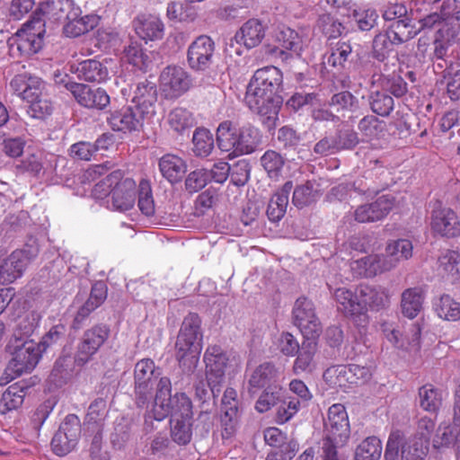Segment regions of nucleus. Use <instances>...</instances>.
<instances>
[{
	"label": "nucleus",
	"mask_w": 460,
	"mask_h": 460,
	"mask_svg": "<svg viewBox=\"0 0 460 460\" xmlns=\"http://www.w3.org/2000/svg\"><path fill=\"white\" fill-rule=\"evenodd\" d=\"M282 82V72L276 66H269L256 70L247 86L245 103L260 116L268 130L277 127L282 104V98L279 94Z\"/></svg>",
	"instance_id": "obj_1"
},
{
	"label": "nucleus",
	"mask_w": 460,
	"mask_h": 460,
	"mask_svg": "<svg viewBox=\"0 0 460 460\" xmlns=\"http://www.w3.org/2000/svg\"><path fill=\"white\" fill-rule=\"evenodd\" d=\"M201 319L194 313L188 314L181 324L174 344V357L184 373L196 369L203 349Z\"/></svg>",
	"instance_id": "obj_2"
},
{
	"label": "nucleus",
	"mask_w": 460,
	"mask_h": 460,
	"mask_svg": "<svg viewBox=\"0 0 460 460\" xmlns=\"http://www.w3.org/2000/svg\"><path fill=\"white\" fill-rule=\"evenodd\" d=\"M44 23L40 19L33 20L19 30L10 40V49L14 54L31 56L39 52L43 45Z\"/></svg>",
	"instance_id": "obj_3"
},
{
	"label": "nucleus",
	"mask_w": 460,
	"mask_h": 460,
	"mask_svg": "<svg viewBox=\"0 0 460 460\" xmlns=\"http://www.w3.org/2000/svg\"><path fill=\"white\" fill-rule=\"evenodd\" d=\"M383 18L390 22L387 28L392 29L396 39L410 40L413 39L418 31L413 23L412 12L402 3L389 4L385 7Z\"/></svg>",
	"instance_id": "obj_4"
},
{
	"label": "nucleus",
	"mask_w": 460,
	"mask_h": 460,
	"mask_svg": "<svg viewBox=\"0 0 460 460\" xmlns=\"http://www.w3.org/2000/svg\"><path fill=\"white\" fill-rule=\"evenodd\" d=\"M159 376L152 359L143 358L136 364L134 379L136 403L138 407L146 406L153 398V386Z\"/></svg>",
	"instance_id": "obj_5"
},
{
	"label": "nucleus",
	"mask_w": 460,
	"mask_h": 460,
	"mask_svg": "<svg viewBox=\"0 0 460 460\" xmlns=\"http://www.w3.org/2000/svg\"><path fill=\"white\" fill-rule=\"evenodd\" d=\"M324 429L323 442L347 445L350 437V428L348 413L342 404L335 403L329 408Z\"/></svg>",
	"instance_id": "obj_6"
},
{
	"label": "nucleus",
	"mask_w": 460,
	"mask_h": 460,
	"mask_svg": "<svg viewBox=\"0 0 460 460\" xmlns=\"http://www.w3.org/2000/svg\"><path fill=\"white\" fill-rule=\"evenodd\" d=\"M292 318L293 323L307 340H314L322 332V324L316 315L314 305L306 297L296 300Z\"/></svg>",
	"instance_id": "obj_7"
},
{
	"label": "nucleus",
	"mask_w": 460,
	"mask_h": 460,
	"mask_svg": "<svg viewBox=\"0 0 460 460\" xmlns=\"http://www.w3.org/2000/svg\"><path fill=\"white\" fill-rule=\"evenodd\" d=\"M109 336L110 328L106 324H96L86 330L77 345L74 362L79 366L89 362L105 343Z\"/></svg>",
	"instance_id": "obj_8"
},
{
	"label": "nucleus",
	"mask_w": 460,
	"mask_h": 460,
	"mask_svg": "<svg viewBox=\"0 0 460 460\" xmlns=\"http://www.w3.org/2000/svg\"><path fill=\"white\" fill-rule=\"evenodd\" d=\"M192 85L190 75L182 67L168 66L160 75V87L166 99H177Z\"/></svg>",
	"instance_id": "obj_9"
},
{
	"label": "nucleus",
	"mask_w": 460,
	"mask_h": 460,
	"mask_svg": "<svg viewBox=\"0 0 460 460\" xmlns=\"http://www.w3.org/2000/svg\"><path fill=\"white\" fill-rule=\"evenodd\" d=\"M208 385L214 397L218 396L225 381L227 357L218 346L208 347L204 354Z\"/></svg>",
	"instance_id": "obj_10"
},
{
	"label": "nucleus",
	"mask_w": 460,
	"mask_h": 460,
	"mask_svg": "<svg viewBox=\"0 0 460 460\" xmlns=\"http://www.w3.org/2000/svg\"><path fill=\"white\" fill-rule=\"evenodd\" d=\"M397 265L385 252L381 254H370L350 263L351 270L357 277L373 278L390 271Z\"/></svg>",
	"instance_id": "obj_11"
},
{
	"label": "nucleus",
	"mask_w": 460,
	"mask_h": 460,
	"mask_svg": "<svg viewBox=\"0 0 460 460\" xmlns=\"http://www.w3.org/2000/svg\"><path fill=\"white\" fill-rule=\"evenodd\" d=\"M215 49V42L209 36H199L188 48L187 59L190 68L196 71L208 69L213 62Z\"/></svg>",
	"instance_id": "obj_12"
},
{
	"label": "nucleus",
	"mask_w": 460,
	"mask_h": 460,
	"mask_svg": "<svg viewBox=\"0 0 460 460\" xmlns=\"http://www.w3.org/2000/svg\"><path fill=\"white\" fill-rule=\"evenodd\" d=\"M385 337L394 347L404 350H417L420 348L421 328L419 323H412L408 330L402 333L398 326L391 323L381 324Z\"/></svg>",
	"instance_id": "obj_13"
},
{
	"label": "nucleus",
	"mask_w": 460,
	"mask_h": 460,
	"mask_svg": "<svg viewBox=\"0 0 460 460\" xmlns=\"http://www.w3.org/2000/svg\"><path fill=\"white\" fill-rule=\"evenodd\" d=\"M41 352L40 345L33 341H26L22 345H17L8 370L13 371L16 376L31 371L38 364Z\"/></svg>",
	"instance_id": "obj_14"
},
{
	"label": "nucleus",
	"mask_w": 460,
	"mask_h": 460,
	"mask_svg": "<svg viewBox=\"0 0 460 460\" xmlns=\"http://www.w3.org/2000/svg\"><path fill=\"white\" fill-rule=\"evenodd\" d=\"M394 203L395 199L393 195H382L374 202L358 206L354 211V218L358 223L380 221L390 213Z\"/></svg>",
	"instance_id": "obj_15"
},
{
	"label": "nucleus",
	"mask_w": 460,
	"mask_h": 460,
	"mask_svg": "<svg viewBox=\"0 0 460 460\" xmlns=\"http://www.w3.org/2000/svg\"><path fill=\"white\" fill-rule=\"evenodd\" d=\"M339 311L355 322L365 323L364 303H361L359 288L355 291L347 288H336L332 293Z\"/></svg>",
	"instance_id": "obj_16"
},
{
	"label": "nucleus",
	"mask_w": 460,
	"mask_h": 460,
	"mask_svg": "<svg viewBox=\"0 0 460 460\" xmlns=\"http://www.w3.org/2000/svg\"><path fill=\"white\" fill-rule=\"evenodd\" d=\"M275 39L283 49L290 52L287 53L278 48L273 49V53L282 61H287L293 56H300L306 45V39L289 27H279L275 32Z\"/></svg>",
	"instance_id": "obj_17"
},
{
	"label": "nucleus",
	"mask_w": 460,
	"mask_h": 460,
	"mask_svg": "<svg viewBox=\"0 0 460 460\" xmlns=\"http://www.w3.org/2000/svg\"><path fill=\"white\" fill-rule=\"evenodd\" d=\"M145 117L141 110L131 104L112 111L107 120L113 130L131 132L142 128Z\"/></svg>",
	"instance_id": "obj_18"
},
{
	"label": "nucleus",
	"mask_w": 460,
	"mask_h": 460,
	"mask_svg": "<svg viewBox=\"0 0 460 460\" xmlns=\"http://www.w3.org/2000/svg\"><path fill=\"white\" fill-rule=\"evenodd\" d=\"M431 229L441 236L451 238L460 235V220L449 208L438 206L431 213Z\"/></svg>",
	"instance_id": "obj_19"
},
{
	"label": "nucleus",
	"mask_w": 460,
	"mask_h": 460,
	"mask_svg": "<svg viewBox=\"0 0 460 460\" xmlns=\"http://www.w3.org/2000/svg\"><path fill=\"white\" fill-rule=\"evenodd\" d=\"M107 297V288L102 282L93 285L88 299L82 305L75 314L71 327L75 330L81 329L84 322L96 308H98Z\"/></svg>",
	"instance_id": "obj_20"
},
{
	"label": "nucleus",
	"mask_w": 460,
	"mask_h": 460,
	"mask_svg": "<svg viewBox=\"0 0 460 460\" xmlns=\"http://www.w3.org/2000/svg\"><path fill=\"white\" fill-rule=\"evenodd\" d=\"M71 87L76 102L85 108L102 110L110 103V96L102 88L93 89L84 84Z\"/></svg>",
	"instance_id": "obj_21"
},
{
	"label": "nucleus",
	"mask_w": 460,
	"mask_h": 460,
	"mask_svg": "<svg viewBox=\"0 0 460 460\" xmlns=\"http://www.w3.org/2000/svg\"><path fill=\"white\" fill-rule=\"evenodd\" d=\"M265 37V26L258 19H250L236 31L233 40L252 49L261 44Z\"/></svg>",
	"instance_id": "obj_22"
},
{
	"label": "nucleus",
	"mask_w": 460,
	"mask_h": 460,
	"mask_svg": "<svg viewBox=\"0 0 460 460\" xmlns=\"http://www.w3.org/2000/svg\"><path fill=\"white\" fill-rule=\"evenodd\" d=\"M156 101L157 90L155 84L145 80L136 85L131 103L146 116L155 114Z\"/></svg>",
	"instance_id": "obj_23"
},
{
	"label": "nucleus",
	"mask_w": 460,
	"mask_h": 460,
	"mask_svg": "<svg viewBox=\"0 0 460 460\" xmlns=\"http://www.w3.org/2000/svg\"><path fill=\"white\" fill-rule=\"evenodd\" d=\"M136 199V182L130 178H123L113 187L112 207L119 211L133 208Z\"/></svg>",
	"instance_id": "obj_24"
},
{
	"label": "nucleus",
	"mask_w": 460,
	"mask_h": 460,
	"mask_svg": "<svg viewBox=\"0 0 460 460\" xmlns=\"http://www.w3.org/2000/svg\"><path fill=\"white\" fill-rule=\"evenodd\" d=\"M279 377L278 368L274 364L265 362L259 365L251 374L248 381V392L251 394L258 389L275 385Z\"/></svg>",
	"instance_id": "obj_25"
},
{
	"label": "nucleus",
	"mask_w": 460,
	"mask_h": 460,
	"mask_svg": "<svg viewBox=\"0 0 460 460\" xmlns=\"http://www.w3.org/2000/svg\"><path fill=\"white\" fill-rule=\"evenodd\" d=\"M359 296L361 303H364L365 323L367 320V308L369 306L373 310H380L389 304V293L383 287H370L361 285L359 287Z\"/></svg>",
	"instance_id": "obj_26"
},
{
	"label": "nucleus",
	"mask_w": 460,
	"mask_h": 460,
	"mask_svg": "<svg viewBox=\"0 0 460 460\" xmlns=\"http://www.w3.org/2000/svg\"><path fill=\"white\" fill-rule=\"evenodd\" d=\"M28 265L24 252L18 250L13 252L0 266V281L13 282L20 278Z\"/></svg>",
	"instance_id": "obj_27"
},
{
	"label": "nucleus",
	"mask_w": 460,
	"mask_h": 460,
	"mask_svg": "<svg viewBox=\"0 0 460 460\" xmlns=\"http://www.w3.org/2000/svg\"><path fill=\"white\" fill-rule=\"evenodd\" d=\"M171 380L167 376L159 378L156 384V392L155 396V406L153 417L156 420H164L169 414L168 402L172 398Z\"/></svg>",
	"instance_id": "obj_28"
},
{
	"label": "nucleus",
	"mask_w": 460,
	"mask_h": 460,
	"mask_svg": "<svg viewBox=\"0 0 460 460\" xmlns=\"http://www.w3.org/2000/svg\"><path fill=\"white\" fill-rule=\"evenodd\" d=\"M13 91L23 100L31 99L40 93V88L44 87L43 81L27 74L16 75L10 82Z\"/></svg>",
	"instance_id": "obj_29"
},
{
	"label": "nucleus",
	"mask_w": 460,
	"mask_h": 460,
	"mask_svg": "<svg viewBox=\"0 0 460 460\" xmlns=\"http://www.w3.org/2000/svg\"><path fill=\"white\" fill-rule=\"evenodd\" d=\"M217 142L222 152L228 153L232 157L239 156L237 128L233 127L230 121H223L219 124L217 130Z\"/></svg>",
	"instance_id": "obj_30"
},
{
	"label": "nucleus",
	"mask_w": 460,
	"mask_h": 460,
	"mask_svg": "<svg viewBox=\"0 0 460 460\" xmlns=\"http://www.w3.org/2000/svg\"><path fill=\"white\" fill-rule=\"evenodd\" d=\"M159 169L164 178L174 183L181 180L186 172L187 164L181 157L166 154L159 160Z\"/></svg>",
	"instance_id": "obj_31"
},
{
	"label": "nucleus",
	"mask_w": 460,
	"mask_h": 460,
	"mask_svg": "<svg viewBox=\"0 0 460 460\" xmlns=\"http://www.w3.org/2000/svg\"><path fill=\"white\" fill-rule=\"evenodd\" d=\"M237 132L239 155L252 154L261 143L260 130L252 125H244L237 128Z\"/></svg>",
	"instance_id": "obj_32"
},
{
	"label": "nucleus",
	"mask_w": 460,
	"mask_h": 460,
	"mask_svg": "<svg viewBox=\"0 0 460 460\" xmlns=\"http://www.w3.org/2000/svg\"><path fill=\"white\" fill-rule=\"evenodd\" d=\"M135 31L142 40H155L162 38L164 24L155 16L143 17L135 22Z\"/></svg>",
	"instance_id": "obj_33"
},
{
	"label": "nucleus",
	"mask_w": 460,
	"mask_h": 460,
	"mask_svg": "<svg viewBox=\"0 0 460 460\" xmlns=\"http://www.w3.org/2000/svg\"><path fill=\"white\" fill-rule=\"evenodd\" d=\"M407 40L396 39L392 29L387 28L385 32L376 35L373 40V57L382 61L393 50L394 45H399Z\"/></svg>",
	"instance_id": "obj_34"
},
{
	"label": "nucleus",
	"mask_w": 460,
	"mask_h": 460,
	"mask_svg": "<svg viewBox=\"0 0 460 460\" xmlns=\"http://www.w3.org/2000/svg\"><path fill=\"white\" fill-rule=\"evenodd\" d=\"M167 122L174 132L184 134L196 125L193 113L182 107L172 109L167 117Z\"/></svg>",
	"instance_id": "obj_35"
},
{
	"label": "nucleus",
	"mask_w": 460,
	"mask_h": 460,
	"mask_svg": "<svg viewBox=\"0 0 460 460\" xmlns=\"http://www.w3.org/2000/svg\"><path fill=\"white\" fill-rule=\"evenodd\" d=\"M16 169L22 172L39 177L44 174L48 169L47 156L41 151L27 154L16 165Z\"/></svg>",
	"instance_id": "obj_36"
},
{
	"label": "nucleus",
	"mask_w": 460,
	"mask_h": 460,
	"mask_svg": "<svg viewBox=\"0 0 460 460\" xmlns=\"http://www.w3.org/2000/svg\"><path fill=\"white\" fill-rule=\"evenodd\" d=\"M98 23L99 17L95 14L80 15L75 19H69L63 30L67 37L75 38L92 31Z\"/></svg>",
	"instance_id": "obj_37"
},
{
	"label": "nucleus",
	"mask_w": 460,
	"mask_h": 460,
	"mask_svg": "<svg viewBox=\"0 0 460 460\" xmlns=\"http://www.w3.org/2000/svg\"><path fill=\"white\" fill-rule=\"evenodd\" d=\"M76 71L78 77L87 82L102 83L108 77L107 67L95 59L81 62Z\"/></svg>",
	"instance_id": "obj_38"
},
{
	"label": "nucleus",
	"mask_w": 460,
	"mask_h": 460,
	"mask_svg": "<svg viewBox=\"0 0 460 460\" xmlns=\"http://www.w3.org/2000/svg\"><path fill=\"white\" fill-rule=\"evenodd\" d=\"M423 299V292L420 288H411L404 290L401 301L402 314L411 319L416 317L422 308Z\"/></svg>",
	"instance_id": "obj_39"
},
{
	"label": "nucleus",
	"mask_w": 460,
	"mask_h": 460,
	"mask_svg": "<svg viewBox=\"0 0 460 460\" xmlns=\"http://www.w3.org/2000/svg\"><path fill=\"white\" fill-rule=\"evenodd\" d=\"M438 273L443 279H456L460 275V253L447 251L438 259Z\"/></svg>",
	"instance_id": "obj_40"
},
{
	"label": "nucleus",
	"mask_w": 460,
	"mask_h": 460,
	"mask_svg": "<svg viewBox=\"0 0 460 460\" xmlns=\"http://www.w3.org/2000/svg\"><path fill=\"white\" fill-rule=\"evenodd\" d=\"M316 352V343L308 341L303 343L302 349L298 351L297 357L294 361L292 370L295 375H300L304 372H312L314 368V357Z\"/></svg>",
	"instance_id": "obj_41"
},
{
	"label": "nucleus",
	"mask_w": 460,
	"mask_h": 460,
	"mask_svg": "<svg viewBox=\"0 0 460 460\" xmlns=\"http://www.w3.org/2000/svg\"><path fill=\"white\" fill-rule=\"evenodd\" d=\"M172 420H192V402L184 393H177L168 402Z\"/></svg>",
	"instance_id": "obj_42"
},
{
	"label": "nucleus",
	"mask_w": 460,
	"mask_h": 460,
	"mask_svg": "<svg viewBox=\"0 0 460 460\" xmlns=\"http://www.w3.org/2000/svg\"><path fill=\"white\" fill-rule=\"evenodd\" d=\"M420 405L427 411L436 412L443 402V392L432 385H425L419 389Z\"/></svg>",
	"instance_id": "obj_43"
},
{
	"label": "nucleus",
	"mask_w": 460,
	"mask_h": 460,
	"mask_svg": "<svg viewBox=\"0 0 460 460\" xmlns=\"http://www.w3.org/2000/svg\"><path fill=\"white\" fill-rule=\"evenodd\" d=\"M382 454V443L375 436L365 438L356 448L355 460H379Z\"/></svg>",
	"instance_id": "obj_44"
},
{
	"label": "nucleus",
	"mask_w": 460,
	"mask_h": 460,
	"mask_svg": "<svg viewBox=\"0 0 460 460\" xmlns=\"http://www.w3.org/2000/svg\"><path fill=\"white\" fill-rule=\"evenodd\" d=\"M192 143V150L196 156L207 157L214 148L213 135L208 129L204 128H199L194 131Z\"/></svg>",
	"instance_id": "obj_45"
},
{
	"label": "nucleus",
	"mask_w": 460,
	"mask_h": 460,
	"mask_svg": "<svg viewBox=\"0 0 460 460\" xmlns=\"http://www.w3.org/2000/svg\"><path fill=\"white\" fill-rule=\"evenodd\" d=\"M283 391L281 386L273 385L266 387L255 403V409L261 412H266L272 407L282 402Z\"/></svg>",
	"instance_id": "obj_46"
},
{
	"label": "nucleus",
	"mask_w": 460,
	"mask_h": 460,
	"mask_svg": "<svg viewBox=\"0 0 460 460\" xmlns=\"http://www.w3.org/2000/svg\"><path fill=\"white\" fill-rule=\"evenodd\" d=\"M191 420H171L172 441L179 446L188 445L192 438Z\"/></svg>",
	"instance_id": "obj_47"
},
{
	"label": "nucleus",
	"mask_w": 460,
	"mask_h": 460,
	"mask_svg": "<svg viewBox=\"0 0 460 460\" xmlns=\"http://www.w3.org/2000/svg\"><path fill=\"white\" fill-rule=\"evenodd\" d=\"M352 48L349 42L339 41L332 49L331 53L323 58V64L332 67H343L351 55Z\"/></svg>",
	"instance_id": "obj_48"
},
{
	"label": "nucleus",
	"mask_w": 460,
	"mask_h": 460,
	"mask_svg": "<svg viewBox=\"0 0 460 460\" xmlns=\"http://www.w3.org/2000/svg\"><path fill=\"white\" fill-rule=\"evenodd\" d=\"M438 315L447 321H457L460 319V304L455 301L450 296H442L436 304Z\"/></svg>",
	"instance_id": "obj_49"
},
{
	"label": "nucleus",
	"mask_w": 460,
	"mask_h": 460,
	"mask_svg": "<svg viewBox=\"0 0 460 460\" xmlns=\"http://www.w3.org/2000/svg\"><path fill=\"white\" fill-rule=\"evenodd\" d=\"M316 26L328 39L340 37L345 29L343 24L331 13L321 14Z\"/></svg>",
	"instance_id": "obj_50"
},
{
	"label": "nucleus",
	"mask_w": 460,
	"mask_h": 460,
	"mask_svg": "<svg viewBox=\"0 0 460 460\" xmlns=\"http://www.w3.org/2000/svg\"><path fill=\"white\" fill-rule=\"evenodd\" d=\"M42 89L40 88V93L31 99L26 101L30 103L28 113L35 119H44L46 116L50 115L53 111L52 103L43 95Z\"/></svg>",
	"instance_id": "obj_51"
},
{
	"label": "nucleus",
	"mask_w": 460,
	"mask_h": 460,
	"mask_svg": "<svg viewBox=\"0 0 460 460\" xmlns=\"http://www.w3.org/2000/svg\"><path fill=\"white\" fill-rule=\"evenodd\" d=\"M429 451L425 440L419 442L417 437L403 441L401 460H424Z\"/></svg>",
	"instance_id": "obj_52"
},
{
	"label": "nucleus",
	"mask_w": 460,
	"mask_h": 460,
	"mask_svg": "<svg viewBox=\"0 0 460 460\" xmlns=\"http://www.w3.org/2000/svg\"><path fill=\"white\" fill-rule=\"evenodd\" d=\"M24 394L22 388L15 385L9 386L1 397V412L5 413L20 407L23 402Z\"/></svg>",
	"instance_id": "obj_53"
},
{
	"label": "nucleus",
	"mask_w": 460,
	"mask_h": 460,
	"mask_svg": "<svg viewBox=\"0 0 460 460\" xmlns=\"http://www.w3.org/2000/svg\"><path fill=\"white\" fill-rule=\"evenodd\" d=\"M122 180V172L115 170L108 174L104 179L100 181L93 189L92 194L95 199H104L111 195L113 187L118 184L119 181Z\"/></svg>",
	"instance_id": "obj_54"
},
{
	"label": "nucleus",
	"mask_w": 460,
	"mask_h": 460,
	"mask_svg": "<svg viewBox=\"0 0 460 460\" xmlns=\"http://www.w3.org/2000/svg\"><path fill=\"white\" fill-rule=\"evenodd\" d=\"M412 243L407 239H399L389 243L385 251L397 265L402 260H408L412 255Z\"/></svg>",
	"instance_id": "obj_55"
},
{
	"label": "nucleus",
	"mask_w": 460,
	"mask_h": 460,
	"mask_svg": "<svg viewBox=\"0 0 460 460\" xmlns=\"http://www.w3.org/2000/svg\"><path fill=\"white\" fill-rule=\"evenodd\" d=\"M369 104L374 113L388 116L394 109V99L385 93L374 92L369 96Z\"/></svg>",
	"instance_id": "obj_56"
},
{
	"label": "nucleus",
	"mask_w": 460,
	"mask_h": 460,
	"mask_svg": "<svg viewBox=\"0 0 460 460\" xmlns=\"http://www.w3.org/2000/svg\"><path fill=\"white\" fill-rule=\"evenodd\" d=\"M73 364L74 362L69 356L59 357L56 360L50 376L58 385H61L70 378L73 373Z\"/></svg>",
	"instance_id": "obj_57"
},
{
	"label": "nucleus",
	"mask_w": 460,
	"mask_h": 460,
	"mask_svg": "<svg viewBox=\"0 0 460 460\" xmlns=\"http://www.w3.org/2000/svg\"><path fill=\"white\" fill-rule=\"evenodd\" d=\"M239 424V415L237 407L230 406L224 410L221 416L222 438L228 439L232 438L237 430Z\"/></svg>",
	"instance_id": "obj_58"
},
{
	"label": "nucleus",
	"mask_w": 460,
	"mask_h": 460,
	"mask_svg": "<svg viewBox=\"0 0 460 460\" xmlns=\"http://www.w3.org/2000/svg\"><path fill=\"white\" fill-rule=\"evenodd\" d=\"M323 379L332 386L342 387L350 383L349 370L347 366L337 365L327 368L323 373Z\"/></svg>",
	"instance_id": "obj_59"
},
{
	"label": "nucleus",
	"mask_w": 460,
	"mask_h": 460,
	"mask_svg": "<svg viewBox=\"0 0 460 460\" xmlns=\"http://www.w3.org/2000/svg\"><path fill=\"white\" fill-rule=\"evenodd\" d=\"M261 164L270 178H276L284 165V159L278 152L268 150L261 156Z\"/></svg>",
	"instance_id": "obj_60"
},
{
	"label": "nucleus",
	"mask_w": 460,
	"mask_h": 460,
	"mask_svg": "<svg viewBox=\"0 0 460 460\" xmlns=\"http://www.w3.org/2000/svg\"><path fill=\"white\" fill-rule=\"evenodd\" d=\"M314 199V186L310 181L297 186L293 191L292 202L296 208L309 206Z\"/></svg>",
	"instance_id": "obj_61"
},
{
	"label": "nucleus",
	"mask_w": 460,
	"mask_h": 460,
	"mask_svg": "<svg viewBox=\"0 0 460 460\" xmlns=\"http://www.w3.org/2000/svg\"><path fill=\"white\" fill-rule=\"evenodd\" d=\"M332 137L338 152L351 150L359 143L358 133L350 128L340 129Z\"/></svg>",
	"instance_id": "obj_62"
},
{
	"label": "nucleus",
	"mask_w": 460,
	"mask_h": 460,
	"mask_svg": "<svg viewBox=\"0 0 460 460\" xmlns=\"http://www.w3.org/2000/svg\"><path fill=\"white\" fill-rule=\"evenodd\" d=\"M383 121L373 115L365 116L358 122V128L361 135L368 139L377 137L383 131Z\"/></svg>",
	"instance_id": "obj_63"
},
{
	"label": "nucleus",
	"mask_w": 460,
	"mask_h": 460,
	"mask_svg": "<svg viewBox=\"0 0 460 460\" xmlns=\"http://www.w3.org/2000/svg\"><path fill=\"white\" fill-rule=\"evenodd\" d=\"M403 441L404 434L402 431L391 432L385 450V460H400V450L402 449Z\"/></svg>",
	"instance_id": "obj_64"
}]
</instances>
